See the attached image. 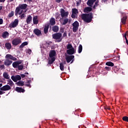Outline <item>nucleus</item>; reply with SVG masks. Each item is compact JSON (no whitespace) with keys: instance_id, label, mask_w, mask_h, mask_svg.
Segmentation results:
<instances>
[{"instance_id":"nucleus-7","label":"nucleus","mask_w":128,"mask_h":128,"mask_svg":"<svg viewBox=\"0 0 128 128\" xmlns=\"http://www.w3.org/2000/svg\"><path fill=\"white\" fill-rule=\"evenodd\" d=\"M65 58L66 60V62H67L68 64L70 62H71L70 64H72L74 62V56H73V55L67 56H66Z\"/></svg>"},{"instance_id":"nucleus-35","label":"nucleus","mask_w":128,"mask_h":128,"mask_svg":"<svg viewBox=\"0 0 128 128\" xmlns=\"http://www.w3.org/2000/svg\"><path fill=\"white\" fill-rule=\"evenodd\" d=\"M7 82H8V84H10L11 86H14V82L10 79H8Z\"/></svg>"},{"instance_id":"nucleus-4","label":"nucleus","mask_w":128,"mask_h":128,"mask_svg":"<svg viewBox=\"0 0 128 128\" xmlns=\"http://www.w3.org/2000/svg\"><path fill=\"white\" fill-rule=\"evenodd\" d=\"M12 44L14 46H16L22 44V39L20 38H15L12 40Z\"/></svg>"},{"instance_id":"nucleus-25","label":"nucleus","mask_w":128,"mask_h":128,"mask_svg":"<svg viewBox=\"0 0 128 128\" xmlns=\"http://www.w3.org/2000/svg\"><path fill=\"white\" fill-rule=\"evenodd\" d=\"M59 28L58 26H54L52 28V30L54 32H58Z\"/></svg>"},{"instance_id":"nucleus-15","label":"nucleus","mask_w":128,"mask_h":128,"mask_svg":"<svg viewBox=\"0 0 128 128\" xmlns=\"http://www.w3.org/2000/svg\"><path fill=\"white\" fill-rule=\"evenodd\" d=\"M96 2V0H88V1L86 2V4L88 6H92L94 5V4Z\"/></svg>"},{"instance_id":"nucleus-58","label":"nucleus","mask_w":128,"mask_h":128,"mask_svg":"<svg viewBox=\"0 0 128 128\" xmlns=\"http://www.w3.org/2000/svg\"><path fill=\"white\" fill-rule=\"evenodd\" d=\"M54 62H52L50 60H48V64H52Z\"/></svg>"},{"instance_id":"nucleus-63","label":"nucleus","mask_w":128,"mask_h":128,"mask_svg":"<svg viewBox=\"0 0 128 128\" xmlns=\"http://www.w3.org/2000/svg\"><path fill=\"white\" fill-rule=\"evenodd\" d=\"M32 2V0H28V2Z\"/></svg>"},{"instance_id":"nucleus-31","label":"nucleus","mask_w":128,"mask_h":128,"mask_svg":"<svg viewBox=\"0 0 128 128\" xmlns=\"http://www.w3.org/2000/svg\"><path fill=\"white\" fill-rule=\"evenodd\" d=\"M82 52V44H80L78 48V54H80Z\"/></svg>"},{"instance_id":"nucleus-60","label":"nucleus","mask_w":128,"mask_h":128,"mask_svg":"<svg viewBox=\"0 0 128 128\" xmlns=\"http://www.w3.org/2000/svg\"><path fill=\"white\" fill-rule=\"evenodd\" d=\"M22 12H24V10H21V12H18V14H19L20 15L22 14Z\"/></svg>"},{"instance_id":"nucleus-40","label":"nucleus","mask_w":128,"mask_h":128,"mask_svg":"<svg viewBox=\"0 0 128 128\" xmlns=\"http://www.w3.org/2000/svg\"><path fill=\"white\" fill-rule=\"evenodd\" d=\"M14 11H12L8 15V18H12L14 16Z\"/></svg>"},{"instance_id":"nucleus-41","label":"nucleus","mask_w":128,"mask_h":128,"mask_svg":"<svg viewBox=\"0 0 128 128\" xmlns=\"http://www.w3.org/2000/svg\"><path fill=\"white\" fill-rule=\"evenodd\" d=\"M18 68L19 70H22V68H24V65L22 64L19 65V66H18V68Z\"/></svg>"},{"instance_id":"nucleus-57","label":"nucleus","mask_w":128,"mask_h":128,"mask_svg":"<svg viewBox=\"0 0 128 128\" xmlns=\"http://www.w3.org/2000/svg\"><path fill=\"white\" fill-rule=\"evenodd\" d=\"M2 91H3V90H0V94H4L5 93L4 92H2Z\"/></svg>"},{"instance_id":"nucleus-45","label":"nucleus","mask_w":128,"mask_h":128,"mask_svg":"<svg viewBox=\"0 0 128 128\" xmlns=\"http://www.w3.org/2000/svg\"><path fill=\"white\" fill-rule=\"evenodd\" d=\"M26 18V14H22L20 16V18L22 20V18Z\"/></svg>"},{"instance_id":"nucleus-11","label":"nucleus","mask_w":128,"mask_h":128,"mask_svg":"<svg viewBox=\"0 0 128 128\" xmlns=\"http://www.w3.org/2000/svg\"><path fill=\"white\" fill-rule=\"evenodd\" d=\"M5 58L7 60H14V61H16V60H18L16 58L10 54H7Z\"/></svg>"},{"instance_id":"nucleus-34","label":"nucleus","mask_w":128,"mask_h":128,"mask_svg":"<svg viewBox=\"0 0 128 128\" xmlns=\"http://www.w3.org/2000/svg\"><path fill=\"white\" fill-rule=\"evenodd\" d=\"M106 66H114V63L110 62H106Z\"/></svg>"},{"instance_id":"nucleus-22","label":"nucleus","mask_w":128,"mask_h":128,"mask_svg":"<svg viewBox=\"0 0 128 128\" xmlns=\"http://www.w3.org/2000/svg\"><path fill=\"white\" fill-rule=\"evenodd\" d=\"M92 6L86 7L84 8V12H86L87 14L92 10Z\"/></svg>"},{"instance_id":"nucleus-54","label":"nucleus","mask_w":128,"mask_h":128,"mask_svg":"<svg viewBox=\"0 0 128 128\" xmlns=\"http://www.w3.org/2000/svg\"><path fill=\"white\" fill-rule=\"evenodd\" d=\"M62 0H55L56 2H57L58 4H60V2Z\"/></svg>"},{"instance_id":"nucleus-23","label":"nucleus","mask_w":128,"mask_h":128,"mask_svg":"<svg viewBox=\"0 0 128 128\" xmlns=\"http://www.w3.org/2000/svg\"><path fill=\"white\" fill-rule=\"evenodd\" d=\"M50 26H54L56 24V20L54 18H52L50 20Z\"/></svg>"},{"instance_id":"nucleus-9","label":"nucleus","mask_w":128,"mask_h":128,"mask_svg":"<svg viewBox=\"0 0 128 128\" xmlns=\"http://www.w3.org/2000/svg\"><path fill=\"white\" fill-rule=\"evenodd\" d=\"M22 63V60H20L15 62H14L12 63V66L13 68H18L20 64H21Z\"/></svg>"},{"instance_id":"nucleus-61","label":"nucleus","mask_w":128,"mask_h":128,"mask_svg":"<svg viewBox=\"0 0 128 128\" xmlns=\"http://www.w3.org/2000/svg\"><path fill=\"white\" fill-rule=\"evenodd\" d=\"M6 2V0H0V2Z\"/></svg>"},{"instance_id":"nucleus-29","label":"nucleus","mask_w":128,"mask_h":128,"mask_svg":"<svg viewBox=\"0 0 128 128\" xmlns=\"http://www.w3.org/2000/svg\"><path fill=\"white\" fill-rule=\"evenodd\" d=\"M9 34L8 32H3L2 34V37L3 38H6V36H8Z\"/></svg>"},{"instance_id":"nucleus-20","label":"nucleus","mask_w":128,"mask_h":128,"mask_svg":"<svg viewBox=\"0 0 128 128\" xmlns=\"http://www.w3.org/2000/svg\"><path fill=\"white\" fill-rule=\"evenodd\" d=\"M15 90L18 92H26L24 89L20 87H16L15 88Z\"/></svg>"},{"instance_id":"nucleus-13","label":"nucleus","mask_w":128,"mask_h":128,"mask_svg":"<svg viewBox=\"0 0 128 128\" xmlns=\"http://www.w3.org/2000/svg\"><path fill=\"white\" fill-rule=\"evenodd\" d=\"M34 34H36L37 36H42V31L38 28H35L34 30Z\"/></svg>"},{"instance_id":"nucleus-1","label":"nucleus","mask_w":128,"mask_h":128,"mask_svg":"<svg viewBox=\"0 0 128 128\" xmlns=\"http://www.w3.org/2000/svg\"><path fill=\"white\" fill-rule=\"evenodd\" d=\"M81 18L85 22L90 24V22H92V18H94V14L92 12L83 14L81 15Z\"/></svg>"},{"instance_id":"nucleus-47","label":"nucleus","mask_w":128,"mask_h":128,"mask_svg":"<svg viewBox=\"0 0 128 128\" xmlns=\"http://www.w3.org/2000/svg\"><path fill=\"white\" fill-rule=\"evenodd\" d=\"M76 14L72 13V15H71V17L72 18H76Z\"/></svg>"},{"instance_id":"nucleus-62","label":"nucleus","mask_w":128,"mask_h":128,"mask_svg":"<svg viewBox=\"0 0 128 128\" xmlns=\"http://www.w3.org/2000/svg\"><path fill=\"white\" fill-rule=\"evenodd\" d=\"M114 56V55H110L108 56V58H112Z\"/></svg>"},{"instance_id":"nucleus-21","label":"nucleus","mask_w":128,"mask_h":128,"mask_svg":"<svg viewBox=\"0 0 128 128\" xmlns=\"http://www.w3.org/2000/svg\"><path fill=\"white\" fill-rule=\"evenodd\" d=\"M32 16L28 15V16L26 20V22L28 24H30V22H32Z\"/></svg>"},{"instance_id":"nucleus-16","label":"nucleus","mask_w":128,"mask_h":128,"mask_svg":"<svg viewBox=\"0 0 128 128\" xmlns=\"http://www.w3.org/2000/svg\"><path fill=\"white\" fill-rule=\"evenodd\" d=\"M126 20H128V16L126 15H124L123 17L121 18V22H122L123 24H126Z\"/></svg>"},{"instance_id":"nucleus-43","label":"nucleus","mask_w":128,"mask_h":128,"mask_svg":"<svg viewBox=\"0 0 128 128\" xmlns=\"http://www.w3.org/2000/svg\"><path fill=\"white\" fill-rule=\"evenodd\" d=\"M64 28H61L60 29V32H59V33H60V34H64Z\"/></svg>"},{"instance_id":"nucleus-17","label":"nucleus","mask_w":128,"mask_h":128,"mask_svg":"<svg viewBox=\"0 0 128 128\" xmlns=\"http://www.w3.org/2000/svg\"><path fill=\"white\" fill-rule=\"evenodd\" d=\"M12 64V61L8 59H6L4 62V66H10V64Z\"/></svg>"},{"instance_id":"nucleus-28","label":"nucleus","mask_w":128,"mask_h":128,"mask_svg":"<svg viewBox=\"0 0 128 128\" xmlns=\"http://www.w3.org/2000/svg\"><path fill=\"white\" fill-rule=\"evenodd\" d=\"M16 84L17 86H24V82L20 80L19 82H17Z\"/></svg>"},{"instance_id":"nucleus-33","label":"nucleus","mask_w":128,"mask_h":128,"mask_svg":"<svg viewBox=\"0 0 128 128\" xmlns=\"http://www.w3.org/2000/svg\"><path fill=\"white\" fill-rule=\"evenodd\" d=\"M98 2H100V1L98 0H96L94 2V5L93 6V8L94 10H96V8L98 6Z\"/></svg>"},{"instance_id":"nucleus-10","label":"nucleus","mask_w":128,"mask_h":128,"mask_svg":"<svg viewBox=\"0 0 128 128\" xmlns=\"http://www.w3.org/2000/svg\"><path fill=\"white\" fill-rule=\"evenodd\" d=\"M12 88H10V85L8 84L5 85L0 88V90H3L4 92H6L8 90H10Z\"/></svg>"},{"instance_id":"nucleus-42","label":"nucleus","mask_w":128,"mask_h":128,"mask_svg":"<svg viewBox=\"0 0 128 128\" xmlns=\"http://www.w3.org/2000/svg\"><path fill=\"white\" fill-rule=\"evenodd\" d=\"M122 120H123L124 122H128V117L126 116H124V117L122 118Z\"/></svg>"},{"instance_id":"nucleus-46","label":"nucleus","mask_w":128,"mask_h":128,"mask_svg":"<svg viewBox=\"0 0 128 128\" xmlns=\"http://www.w3.org/2000/svg\"><path fill=\"white\" fill-rule=\"evenodd\" d=\"M80 2H82V0H79V1L76 2V6H78L80 4Z\"/></svg>"},{"instance_id":"nucleus-26","label":"nucleus","mask_w":128,"mask_h":128,"mask_svg":"<svg viewBox=\"0 0 128 128\" xmlns=\"http://www.w3.org/2000/svg\"><path fill=\"white\" fill-rule=\"evenodd\" d=\"M34 24H38V16H35L33 18Z\"/></svg>"},{"instance_id":"nucleus-18","label":"nucleus","mask_w":128,"mask_h":128,"mask_svg":"<svg viewBox=\"0 0 128 128\" xmlns=\"http://www.w3.org/2000/svg\"><path fill=\"white\" fill-rule=\"evenodd\" d=\"M48 28H50V24H47L44 28V33L46 34L48 32Z\"/></svg>"},{"instance_id":"nucleus-6","label":"nucleus","mask_w":128,"mask_h":128,"mask_svg":"<svg viewBox=\"0 0 128 128\" xmlns=\"http://www.w3.org/2000/svg\"><path fill=\"white\" fill-rule=\"evenodd\" d=\"M17 26H18V20L15 19L13 22H12L11 24H9V28H16Z\"/></svg>"},{"instance_id":"nucleus-27","label":"nucleus","mask_w":128,"mask_h":128,"mask_svg":"<svg viewBox=\"0 0 128 128\" xmlns=\"http://www.w3.org/2000/svg\"><path fill=\"white\" fill-rule=\"evenodd\" d=\"M5 46L7 50H10L12 48V44L10 42H6L5 44Z\"/></svg>"},{"instance_id":"nucleus-52","label":"nucleus","mask_w":128,"mask_h":128,"mask_svg":"<svg viewBox=\"0 0 128 128\" xmlns=\"http://www.w3.org/2000/svg\"><path fill=\"white\" fill-rule=\"evenodd\" d=\"M105 69L106 70H110V68L108 66L105 67Z\"/></svg>"},{"instance_id":"nucleus-8","label":"nucleus","mask_w":128,"mask_h":128,"mask_svg":"<svg viewBox=\"0 0 128 128\" xmlns=\"http://www.w3.org/2000/svg\"><path fill=\"white\" fill-rule=\"evenodd\" d=\"M11 78L13 82H16L18 80H22V77L20 75H16L15 76H12Z\"/></svg>"},{"instance_id":"nucleus-59","label":"nucleus","mask_w":128,"mask_h":128,"mask_svg":"<svg viewBox=\"0 0 128 128\" xmlns=\"http://www.w3.org/2000/svg\"><path fill=\"white\" fill-rule=\"evenodd\" d=\"M60 64H62L63 65L66 64V62L64 61V62H60Z\"/></svg>"},{"instance_id":"nucleus-24","label":"nucleus","mask_w":128,"mask_h":128,"mask_svg":"<svg viewBox=\"0 0 128 128\" xmlns=\"http://www.w3.org/2000/svg\"><path fill=\"white\" fill-rule=\"evenodd\" d=\"M28 42H22L20 46H19L20 48H24V46H28Z\"/></svg>"},{"instance_id":"nucleus-56","label":"nucleus","mask_w":128,"mask_h":128,"mask_svg":"<svg viewBox=\"0 0 128 128\" xmlns=\"http://www.w3.org/2000/svg\"><path fill=\"white\" fill-rule=\"evenodd\" d=\"M21 77L24 78H26V75L24 74H21Z\"/></svg>"},{"instance_id":"nucleus-38","label":"nucleus","mask_w":128,"mask_h":128,"mask_svg":"<svg viewBox=\"0 0 128 128\" xmlns=\"http://www.w3.org/2000/svg\"><path fill=\"white\" fill-rule=\"evenodd\" d=\"M128 34V32H126V33L124 34V36L126 40V44H127L128 46V38H126V35Z\"/></svg>"},{"instance_id":"nucleus-51","label":"nucleus","mask_w":128,"mask_h":128,"mask_svg":"<svg viewBox=\"0 0 128 128\" xmlns=\"http://www.w3.org/2000/svg\"><path fill=\"white\" fill-rule=\"evenodd\" d=\"M26 86H28V88H32V85L30 84H25Z\"/></svg>"},{"instance_id":"nucleus-64","label":"nucleus","mask_w":128,"mask_h":128,"mask_svg":"<svg viewBox=\"0 0 128 128\" xmlns=\"http://www.w3.org/2000/svg\"><path fill=\"white\" fill-rule=\"evenodd\" d=\"M2 84H0V88H2Z\"/></svg>"},{"instance_id":"nucleus-48","label":"nucleus","mask_w":128,"mask_h":128,"mask_svg":"<svg viewBox=\"0 0 128 128\" xmlns=\"http://www.w3.org/2000/svg\"><path fill=\"white\" fill-rule=\"evenodd\" d=\"M67 36L68 34H66V31L63 34V38H66V36Z\"/></svg>"},{"instance_id":"nucleus-37","label":"nucleus","mask_w":128,"mask_h":128,"mask_svg":"<svg viewBox=\"0 0 128 128\" xmlns=\"http://www.w3.org/2000/svg\"><path fill=\"white\" fill-rule=\"evenodd\" d=\"M68 18L64 19L62 23V24L63 26H66V24H68Z\"/></svg>"},{"instance_id":"nucleus-12","label":"nucleus","mask_w":128,"mask_h":128,"mask_svg":"<svg viewBox=\"0 0 128 128\" xmlns=\"http://www.w3.org/2000/svg\"><path fill=\"white\" fill-rule=\"evenodd\" d=\"M60 13L61 14V16L62 18H64V16L66 17V16H68V12H65L64 10V8L60 9Z\"/></svg>"},{"instance_id":"nucleus-39","label":"nucleus","mask_w":128,"mask_h":128,"mask_svg":"<svg viewBox=\"0 0 128 128\" xmlns=\"http://www.w3.org/2000/svg\"><path fill=\"white\" fill-rule=\"evenodd\" d=\"M73 48L74 47H72V44H68L66 46L67 50H70Z\"/></svg>"},{"instance_id":"nucleus-2","label":"nucleus","mask_w":128,"mask_h":128,"mask_svg":"<svg viewBox=\"0 0 128 128\" xmlns=\"http://www.w3.org/2000/svg\"><path fill=\"white\" fill-rule=\"evenodd\" d=\"M62 33L56 32L52 34V38L54 40H56L58 42H60L62 40Z\"/></svg>"},{"instance_id":"nucleus-53","label":"nucleus","mask_w":128,"mask_h":128,"mask_svg":"<svg viewBox=\"0 0 128 128\" xmlns=\"http://www.w3.org/2000/svg\"><path fill=\"white\" fill-rule=\"evenodd\" d=\"M4 24V20L2 18H0V24Z\"/></svg>"},{"instance_id":"nucleus-49","label":"nucleus","mask_w":128,"mask_h":128,"mask_svg":"<svg viewBox=\"0 0 128 128\" xmlns=\"http://www.w3.org/2000/svg\"><path fill=\"white\" fill-rule=\"evenodd\" d=\"M50 60L54 62V60H56V58L54 57H52V58H50Z\"/></svg>"},{"instance_id":"nucleus-36","label":"nucleus","mask_w":128,"mask_h":128,"mask_svg":"<svg viewBox=\"0 0 128 128\" xmlns=\"http://www.w3.org/2000/svg\"><path fill=\"white\" fill-rule=\"evenodd\" d=\"M60 70H62V72H64V66L62 64L60 63Z\"/></svg>"},{"instance_id":"nucleus-19","label":"nucleus","mask_w":128,"mask_h":128,"mask_svg":"<svg viewBox=\"0 0 128 128\" xmlns=\"http://www.w3.org/2000/svg\"><path fill=\"white\" fill-rule=\"evenodd\" d=\"M56 50H52L50 52L49 56L50 58H54V56H56Z\"/></svg>"},{"instance_id":"nucleus-14","label":"nucleus","mask_w":128,"mask_h":128,"mask_svg":"<svg viewBox=\"0 0 128 128\" xmlns=\"http://www.w3.org/2000/svg\"><path fill=\"white\" fill-rule=\"evenodd\" d=\"M66 52L68 54L72 55L74 54H76V50H74V48H72L71 49H69L66 50Z\"/></svg>"},{"instance_id":"nucleus-5","label":"nucleus","mask_w":128,"mask_h":128,"mask_svg":"<svg viewBox=\"0 0 128 128\" xmlns=\"http://www.w3.org/2000/svg\"><path fill=\"white\" fill-rule=\"evenodd\" d=\"M72 30L74 32H76L78 30V27L80 26V23L78 21H75L72 24Z\"/></svg>"},{"instance_id":"nucleus-55","label":"nucleus","mask_w":128,"mask_h":128,"mask_svg":"<svg viewBox=\"0 0 128 128\" xmlns=\"http://www.w3.org/2000/svg\"><path fill=\"white\" fill-rule=\"evenodd\" d=\"M26 84H32V80H28Z\"/></svg>"},{"instance_id":"nucleus-30","label":"nucleus","mask_w":128,"mask_h":128,"mask_svg":"<svg viewBox=\"0 0 128 128\" xmlns=\"http://www.w3.org/2000/svg\"><path fill=\"white\" fill-rule=\"evenodd\" d=\"M3 76L6 80H10V77L8 76V74L6 72L3 74Z\"/></svg>"},{"instance_id":"nucleus-50","label":"nucleus","mask_w":128,"mask_h":128,"mask_svg":"<svg viewBox=\"0 0 128 128\" xmlns=\"http://www.w3.org/2000/svg\"><path fill=\"white\" fill-rule=\"evenodd\" d=\"M27 52L28 54H32V50L28 49Z\"/></svg>"},{"instance_id":"nucleus-3","label":"nucleus","mask_w":128,"mask_h":128,"mask_svg":"<svg viewBox=\"0 0 128 128\" xmlns=\"http://www.w3.org/2000/svg\"><path fill=\"white\" fill-rule=\"evenodd\" d=\"M28 8V4H20L17 7L15 10V15L18 16V12L20 11V10H26Z\"/></svg>"},{"instance_id":"nucleus-44","label":"nucleus","mask_w":128,"mask_h":128,"mask_svg":"<svg viewBox=\"0 0 128 128\" xmlns=\"http://www.w3.org/2000/svg\"><path fill=\"white\" fill-rule=\"evenodd\" d=\"M4 65H0V70H4Z\"/></svg>"},{"instance_id":"nucleus-32","label":"nucleus","mask_w":128,"mask_h":128,"mask_svg":"<svg viewBox=\"0 0 128 128\" xmlns=\"http://www.w3.org/2000/svg\"><path fill=\"white\" fill-rule=\"evenodd\" d=\"M72 14H78V9L74 8L72 9Z\"/></svg>"}]
</instances>
